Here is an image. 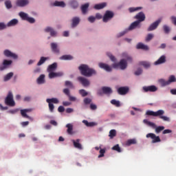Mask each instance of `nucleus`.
Wrapping results in <instances>:
<instances>
[{"label":"nucleus","instance_id":"obj_1","mask_svg":"<svg viewBox=\"0 0 176 176\" xmlns=\"http://www.w3.org/2000/svg\"><path fill=\"white\" fill-rule=\"evenodd\" d=\"M78 69L82 76L90 78L92 75H96V72L94 69L90 68L87 65L82 64L78 67Z\"/></svg>","mask_w":176,"mask_h":176},{"label":"nucleus","instance_id":"obj_2","mask_svg":"<svg viewBox=\"0 0 176 176\" xmlns=\"http://www.w3.org/2000/svg\"><path fill=\"white\" fill-rule=\"evenodd\" d=\"M122 56L126 58L122 59L118 63H113L112 65V67L115 69H117L120 67L121 69H125L127 67V61L131 63L132 62V58L129 56L126 53H123Z\"/></svg>","mask_w":176,"mask_h":176},{"label":"nucleus","instance_id":"obj_3","mask_svg":"<svg viewBox=\"0 0 176 176\" xmlns=\"http://www.w3.org/2000/svg\"><path fill=\"white\" fill-rule=\"evenodd\" d=\"M165 111L162 109H160L157 111H153L151 110H148L146 112V115L148 116H155V117H158L160 119H162L164 122H170V118L167 116H163L164 115Z\"/></svg>","mask_w":176,"mask_h":176},{"label":"nucleus","instance_id":"obj_4","mask_svg":"<svg viewBox=\"0 0 176 176\" xmlns=\"http://www.w3.org/2000/svg\"><path fill=\"white\" fill-rule=\"evenodd\" d=\"M5 103L8 107H14L16 105V102H14V100H13V94L11 91L8 92V96L5 99Z\"/></svg>","mask_w":176,"mask_h":176},{"label":"nucleus","instance_id":"obj_5","mask_svg":"<svg viewBox=\"0 0 176 176\" xmlns=\"http://www.w3.org/2000/svg\"><path fill=\"white\" fill-rule=\"evenodd\" d=\"M144 123H146V124H148V126L153 127V129H155V133H157V134H159V133H161L162 130H164V126H156L155 123L148 121L147 120H144Z\"/></svg>","mask_w":176,"mask_h":176},{"label":"nucleus","instance_id":"obj_6","mask_svg":"<svg viewBox=\"0 0 176 176\" xmlns=\"http://www.w3.org/2000/svg\"><path fill=\"white\" fill-rule=\"evenodd\" d=\"M140 23L139 21H134L133 23H132L131 24V25L129 26V29H126L124 31L120 32L119 34H118V37H120V36H122L123 35H124L127 32L128 30H132L136 28H140Z\"/></svg>","mask_w":176,"mask_h":176},{"label":"nucleus","instance_id":"obj_7","mask_svg":"<svg viewBox=\"0 0 176 176\" xmlns=\"http://www.w3.org/2000/svg\"><path fill=\"white\" fill-rule=\"evenodd\" d=\"M19 16L21 17L23 20L28 21L30 23H35V19L28 16V14L27 13L21 12L19 13Z\"/></svg>","mask_w":176,"mask_h":176},{"label":"nucleus","instance_id":"obj_8","mask_svg":"<svg viewBox=\"0 0 176 176\" xmlns=\"http://www.w3.org/2000/svg\"><path fill=\"white\" fill-rule=\"evenodd\" d=\"M146 138H151L153 144L161 142V140L160 137L157 136L155 133H148L146 135Z\"/></svg>","mask_w":176,"mask_h":176},{"label":"nucleus","instance_id":"obj_9","mask_svg":"<svg viewBox=\"0 0 176 176\" xmlns=\"http://www.w3.org/2000/svg\"><path fill=\"white\" fill-rule=\"evenodd\" d=\"M114 16V14L113 12L109 11V10H107L105 12V14L102 18V21L104 23L108 22L109 21H110Z\"/></svg>","mask_w":176,"mask_h":176},{"label":"nucleus","instance_id":"obj_10","mask_svg":"<svg viewBox=\"0 0 176 176\" xmlns=\"http://www.w3.org/2000/svg\"><path fill=\"white\" fill-rule=\"evenodd\" d=\"M161 21H162V19H160L156 21H155L154 23H153L152 24H151V25L148 28L147 31L151 32L157 29V28L158 27Z\"/></svg>","mask_w":176,"mask_h":176},{"label":"nucleus","instance_id":"obj_11","mask_svg":"<svg viewBox=\"0 0 176 176\" xmlns=\"http://www.w3.org/2000/svg\"><path fill=\"white\" fill-rule=\"evenodd\" d=\"M142 89L144 91H145V93H148V91H150L151 93H154L157 90V87L155 85L145 86V87H143Z\"/></svg>","mask_w":176,"mask_h":176},{"label":"nucleus","instance_id":"obj_12","mask_svg":"<svg viewBox=\"0 0 176 176\" xmlns=\"http://www.w3.org/2000/svg\"><path fill=\"white\" fill-rule=\"evenodd\" d=\"M77 80H78V82H80V83H81V85H82V86L85 87H87L90 85L89 81L85 77L78 76Z\"/></svg>","mask_w":176,"mask_h":176},{"label":"nucleus","instance_id":"obj_13","mask_svg":"<svg viewBox=\"0 0 176 176\" xmlns=\"http://www.w3.org/2000/svg\"><path fill=\"white\" fill-rule=\"evenodd\" d=\"M134 18L137 19V21H139V23H140L145 20L146 16L143 12H140L134 16Z\"/></svg>","mask_w":176,"mask_h":176},{"label":"nucleus","instance_id":"obj_14","mask_svg":"<svg viewBox=\"0 0 176 176\" xmlns=\"http://www.w3.org/2000/svg\"><path fill=\"white\" fill-rule=\"evenodd\" d=\"M129 91V88L128 87H120L118 89V93L120 96H125Z\"/></svg>","mask_w":176,"mask_h":176},{"label":"nucleus","instance_id":"obj_15","mask_svg":"<svg viewBox=\"0 0 176 176\" xmlns=\"http://www.w3.org/2000/svg\"><path fill=\"white\" fill-rule=\"evenodd\" d=\"M32 109H25L21 110V114L23 116V118H26L27 119H30V120H32L31 117H30L28 115H27L28 112H31Z\"/></svg>","mask_w":176,"mask_h":176},{"label":"nucleus","instance_id":"obj_16","mask_svg":"<svg viewBox=\"0 0 176 176\" xmlns=\"http://www.w3.org/2000/svg\"><path fill=\"white\" fill-rule=\"evenodd\" d=\"M13 62L12 60H4L3 61V65L0 66V71H3L9 67V65H12Z\"/></svg>","mask_w":176,"mask_h":176},{"label":"nucleus","instance_id":"obj_17","mask_svg":"<svg viewBox=\"0 0 176 176\" xmlns=\"http://www.w3.org/2000/svg\"><path fill=\"white\" fill-rule=\"evenodd\" d=\"M64 75V73H63L62 72H50L49 74V78L50 79H53L54 78H58L60 76H63Z\"/></svg>","mask_w":176,"mask_h":176},{"label":"nucleus","instance_id":"obj_18","mask_svg":"<svg viewBox=\"0 0 176 176\" xmlns=\"http://www.w3.org/2000/svg\"><path fill=\"white\" fill-rule=\"evenodd\" d=\"M3 54L6 56L7 57H11L13 58L14 59H17V55L14 53H12V52H10L9 50H6L3 52Z\"/></svg>","mask_w":176,"mask_h":176},{"label":"nucleus","instance_id":"obj_19","mask_svg":"<svg viewBox=\"0 0 176 176\" xmlns=\"http://www.w3.org/2000/svg\"><path fill=\"white\" fill-rule=\"evenodd\" d=\"M98 65L100 68L104 69L107 72H111L112 68L107 64L100 63Z\"/></svg>","mask_w":176,"mask_h":176},{"label":"nucleus","instance_id":"obj_20","mask_svg":"<svg viewBox=\"0 0 176 176\" xmlns=\"http://www.w3.org/2000/svg\"><path fill=\"white\" fill-rule=\"evenodd\" d=\"M72 142H73V145L75 148H77L78 150L82 149V144L80 143V139H77L76 140H72Z\"/></svg>","mask_w":176,"mask_h":176},{"label":"nucleus","instance_id":"obj_21","mask_svg":"<svg viewBox=\"0 0 176 176\" xmlns=\"http://www.w3.org/2000/svg\"><path fill=\"white\" fill-rule=\"evenodd\" d=\"M30 3L28 0H16V5L19 7H24Z\"/></svg>","mask_w":176,"mask_h":176},{"label":"nucleus","instance_id":"obj_22","mask_svg":"<svg viewBox=\"0 0 176 176\" xmlns=\"http://www.w3.org/2000/svg\"><path fill=\"white\" fill-rule=\"evenodd\" d=\"M51 49L52 52L56 54L60 53V49H58V45L56 43H51Z\"/></svg>","mask_w":176,"mask_h":176},{"label":"nucleus","instance_id":"obj_23","mask_svg":"<svg viewBox=\"0 0 176 176\" xmlns=\"http://www.w3.org/2000/svg\"><path fill=\"white\" fill-rule=\"evenodd\" d=\"M166 59L164 55H162L157 61L154 63L155 65H161L166 63Z\"/></svg>","mask_w":176,"mask_h":176},{"label":"nucleus","instance_id":"obj_24","mask_svg":"<svg viewBox=\"0 0 176 176\" xmlns=\"http://www.w3.org/2000/svg\"><path fill=\"white\" fill-rule=\"evenodd\" d=\"M72 27L75 28L80 23V18L78 16H75L72 19Z\"/></svg>","mask_w":176,"mask_h":176},{"label":"nucleus","instance_id":"obj_25","mask_svg":"<svg viewBox=\"0 0 176 176\" xmlns=\"http://www.w3.org/2000/svg\"><path fill=\"white\" fill-rule=\"evenodd\" d=\"M45 31L47 32H50L52 36H56V35H57V32H56L53 28L50 27H47V28H45Z\"/></svg>","mask_w":176,"mask_h":176},{"label":"nucleus","instance_id":"obj_26","mask_svg":"<svg viewBox=\"0 0 176 176\" xmlns=\"http://www.w3.org/2000/svg\"><path fill=\"white\" fill-rule=\"evenodd\" d=\"M56 69H57V64L54 63L53 64L49 65L47 72L50 74V72H53V71L56 70Z\"/></svg>","mask_w":176,"mask_h":176},{"label":"nucleus","instance_id":"obj_27","mask_svg":"<svg viewBox=\"0 0 176 176\" xmlns=\"http://www.w3.org/2000/svg\"><path fill=\"white\" fill-rule=\"evenodd\" d=\"M17 23H19V20L14 19L11 20L10 21H9L6 25L8 28V27H11V26H14V25H17Z\"/></svg>","mask_w":176,"mask_h":176},{"label":"nucleus","instance_id":"obj_28","mask_svg":"<svg viewBox=\"0 0 176 176\" xmlns=\"http://www.w3.org/2000/svg\"><path fill=\"white\" fill-rule=\"evenodd\" d=\"M102 90L104 94H111L112 93V89L109 87H103Z\"/></svg>","mask_w":176,"mask_h":176},{"label":"nucleus","instance_id":"obj_29","mask_svg":"<svg viewBox=\"0 0 176 176\" xmlns=\"http://www.w3.org/2000/svg\"><path fill=\"white\" fill-rule=\"evenodd\" d=\"M46 102L47 103H51V104H58V102H60V101L58 100V99L56 98H47L46 100Z\"/></svg>","mask_w":176,"mask_h":176},{"label":"nucleus","instance_id":"obj_30","mask_svg":"<svg viewBox=\"0 0 176 176\" xmlns=\"http://www.w3.org/2000/svg\"><path fill=\"white\" fill-rule=\"evenodd\" d=\"M158 82L162 87H165V86H168V85H170L168 80L166 81L163 78L160 79Z\"/></svg>","mask_w":176,"mask_h":176},{"label":"nucleus","instance_id":"obj_31","mask_svg":"<svg viewBox=\"0 0 176 176\" xmlns=\"http://www.w3.org/2000/svg\"><path fill=\"white\" fill-rule=\"evenodd\" d=\"M82 123H84V124H85V126H87V127H94V126H96V122H89L87 120H82Z\"/></svg>","mask_w":176,"mask_h":176},{"label":"nucleus","instance_id":"obj_32","mask_svg":"<svg viewBox=\"0 0 176 176\" xmlns=\"http://www.w3.org/2000/svg\"><path fill=\"white\" fill-rule=\"evenodd\" d=\"M137 144V141L135 139H130L128 140L126 142V146H130L131 145H135Z\"/></svg>","mask_w":176,"mask_h":176},{"label":"nucleus","instance_id":"obj_33","mask_svg":"<svg viewBox=\"0 0 176 176\" xmlns=\"http://www.w3.org/2000/svg\"><path fill=\"white\" fill-rule=\"evenodd\" d=\"M106 6H107L106 3H99V4H96L94 6V8L96 10H101V9L104 8Z\"/></svg>","mask_w":176,"mask_h":176},{"label":"nucleus","instance_id":"obj_34","mask_svg":"<svg viewBox=\"0 0 176 176\" xmlns=\"http://www.w3.org/2000/svg\"><path fill=\"white\" fill-rule=\"evenodd\" d=\"M37 83L42 85L45 83V74H41L37 79Z\"/></svg>","mask_w":176,"mask_h":176},{"label":"nucleus","instance_id":"obj_35","mask_svg":"<svg viewBox=\"0 0 176 176\" xmlns=\"http://www.w3.org/2000/svg\"><path fill=\"white\" fill-rule=\"evenodd\" d=\"M89 6V4L88 3H87L81 6V10H82V14H85L87 13Z\"/></svg>","mask_w":176,"mask_h":176},{"label":"nucleus","instance_id":"obj_36","mask_svg":"<svg viewBox=\"0 0 176 176\" xmlns=\"http://www.w3.org/2000/svg\"><path fill=\"white\" fill-rule=\"evenodd\" d=\"M66 127L67 128V133L72 135L73 134V125L72 124H67Z\"/></svg>","mask_w":176,"mask_h":176},{"label":"nucleus","instance_id":"obj_37","mask_svg":"<svg viewBox=\"0 0 176 176\" xmlns=\"http://www.w3.org/2000/svg\"><path fill=\"white\" fill-rule=\"evenodd\" d=\"M137 49H142V50H148V47L147 45H144L142 43H139L137 45Z\"/></svg>","mask_w":176,"mask_h":176},{"label":"nucleus","instance_id":"obj_38","mask_svg":"<svg viewBox=\"0 0 176 176\" xmlns=\"http://www.w3.org/2000/svg\"><path fill=\"white\" fill-rule=\"evenodd\" d=\"M69 4L71 6V7L74 9H76L78 8V3L77 2V1L76 0H72L69 2Z\"/></svg>","mask_w":176,"mask_h":176},{"label":"nucleus","instance_id":"obj_39","mask_svg":"<svg viewBox=\"0 0 176 176\" xmlns=\"http://www.w3.org/2000/svg\"><path fill=\"white\" fill-rule=\"evenodd\" d=\"M13 77V72L8 73L6 76H4V82H8V80H10Z\"/></svg>","mask_w":176,"mask_h":176},{"label":"nucleus","instance_id":"obj_40","mask_svg":"<svg viewBox=\"0 0 176 176\" xmlns=\"http://www.w3.org/2000/svg\"><path fill=\"white\" fill-rule=\"evenodd\" d=\"M60 60H70L73 59V56L71 55H63L60 58Z\"/></svg>","mask_w":176,"mask_h":176},{"label":"nucleus","instance_id":"obj_41","mask_svg":"<svg viewBox=\"0 0 176 176\" xmlns=\"http://www.w3.org/2000/svg\"><path fill=\"white\" fill-rule=\"evenodd\" d=\"M65 86L66 87H69V89H74V86L73 83L69 80H66L65 82Z\"/></svg>","mask_w":176,"mask_h":176},{"label":"nucleus","instance_id":"obj_42","mask_svg":"<svg viewBox=\"0 0 176 176\" xmlns=\"http://www.w3.org/2000/svg\"><path fill=\"white\" fill-rule=\"evenodd\" d=\"M54 6L64 8V7H65V3H64V1H56L54 3Z\"/></svg>","mask_w":176,"mask_h":176},{"label":"nucleus","instance_id":"obj_43","mask_svg":"<svg viewBox=\"0 0 176 176\" xmlns=\"http://www.w3.org/2000/svg\"><path fill=\"white\" fill-rule=\"evenodd\" d=\"M111 104H112V105H115V107H120V102L119 100H116L115 99H113L111 100Z\"/></svg>","mask_w":176,"mask_h":176},{"label":"nucleus","instance_id":"obj_44","mask_svg":"<svg viewBox=\"0 0 176 176\" xmlns=\"http://www.w3.org/2000/svg\"><path fill=\"white\" fill-rule=\"evenodd\" d=\"M49 59V58L47 57H43L42 56L40 58V60L38 61V63H37L38 66H41L42 64H43L45 63V61H46V60Z\"/></svg>","mask_w":176,"mask_h":176},{"label":"nucleus","instance_id":"obj_45","mask_svg":"<svg viewBox=\"0 0 176 176\" xmlns=\"http://www.w3.org/2000/svg\"><path fill=\"white\" fill-rule=\"evenodd\" d=\"M112 150L118 153H121V149H120V147L119 146V144H116L114 146H113Z\"/></svg>","mask_w":176,"mask_h":176},{"label":"nucleus","instance_id":"obj_46","mask_svg":"<svg viewBox=\"0 0 176 176\" xmlns=\"http://www.w3.org/2000/svg\"><path fill=\"white\" fill-rule=\"evenodd\" d=\"M116 131L115 129H112L109 131L110 138H113V137H116Z\"/></svg>","mask_w":176,"mask_h":176},{"label":"nucleus","instance_id":"obj_47","mask_svg":"<svg viewBox=\"0 0 176 176\" xmlns=\"http://www.w3.org/2000/svg\"><path fill=\"white\" fill-rule=\"evenodd\" d=\"M79 94H80V96H82V97H86V96H87L88 93L85 89H80Z\"/></svg>","mask_w":176,"mask_h":176},{"label":"nucleus","instance_id":"obj_48","mask_svg":"<svg viewBox=\"0 0 176 176\" xmlns=\"http://www.w3.org/2000/svg\"><path fill=\"white\" fill-rule=\"evenodd\" d=\"M141 65H143L144 67L148 68L151 66L150 63L146 61H141L140 63Z\"/></svg>","mask_w":176,"mask_h":176},{"label":"nucleus","instance_id":"obj_49","mask_svg":"<svg viewBox=\"0 0 176 176\" xmlns=\"http://www.w3.org/2000/svg\"><path fill=\"white\" fill-rule=\"evenodd\" d=\"M142 7L130 8L129 9V10L130 12H133L138 11V10H142Z\"/></svg>","mask_w":176,"mask_h":176},{"label":"nucleus","instance_id":"obj_50","mask_svg":"<svg viewBox=\"0 0 176 176\" xmlns=\"http://www.w3.org/2000/svg\"><path fill=\"white\" fill-rule=\"evenodd\" d=\"M5 5L7 9H10L12 8V2L10 1H5Z\"/></svg>","mask_w":176,"mask_h":176},{"label":"nucleus","instance_id":"obj_51","mask_svg":"<svg viewBox=\"0 0 176 176\" xmlns=\"http://www.w3.org/2000/svg\"><path fill=\"white\" fill-rule=\"evenodd\" d=\"M168 82L169 85H170V83H173V82H176V78H175V76H173V75L170 76L169 77Z\"/></svg>","mask_w":176,"mask_h":176},{"label":"nucleus","instance_id":"obj_52","mask_svg":"<svg viewBox=\"0 0 176 176\" xmlns=\"http://www.w3.org/2000/svg\"><path fill=\"white\" fill-rule=\"evenodd\" d=\"M163 29H164V32L166 34H168L170 32V28L168 25H164L163 26Z\"/></svg>","mask_w":176,"mask_h":176},{"label":"nucleus","instance_id":"obj_53","mask_svg":"<svg viewBox=\"0 0 176 176\" xmlns=\"http://www.w3.org/2000/svg\"><path fill=\"white\" fill-rule=\"evenodd\" d=\"M154 37V35L153 34H148L147 36L146 37L145 41L146 42L150 41Z\"/></svg>","mask_w":176,"mask_h":176},{"label":"nucleus","instance_id":"obj_54","mask_svg":"<svg viewBox=\"0 0 176 176\" xmlns=\"http://www.w3.org/2000/svg\"><path fill=\"white\" fill-rule=\"evenodd\" d=\"M104 153H105V149L101 148L100 150V155H98V158L103 157L104 156Z\"/></svg>","mask_w":176,"mask_h":176},{"label":"nucleus","instance_id":"obj_55","mask_svg":"<svg viewBox=\"0 0 176 176\" xmlns=\"http://www.w3.org/2000/svg\"><path fill=\"white\" fill-rule=\"evenodd\" d=\"M48 107L50 112L54 111V104L53 103H48Z\"/></svg>","mask_w":176,"mask_h":176},{"label":"nucleus","instance_id":"obj_56","mask_svg":"<svg viewBox=\"0 0 176 176\" xmlns=\"http://www.w3.org/2000/svg\"><path fill=\"white\" fill-rule=\"evenodd\" d=\"M83 102L85 104V105H88L89 104H90L91 102V99H90L89 98H85L84 99Z\"/></svg>","mask_w":176,"mask_h":176},{"label":"nucleus","instance_id":"obj_57","mask_svg":"<svg viewBox=\"0 0 176 176\" xmlns=\"http://www.w3.org/2000/svg\"><path fill=\"white\" fill-rule=\"evenodd\" d=\"M18 111H19V109H11L8 111V113H11L12 115H14L15 113H17Z\"/></svg>","mask_w":176,"mask_h":176},{"label":"nucleus","instance_id":"obj_58","mask_svg":"<svg viewBox=\"0 0 176 176\" xmlns=\"http://www.w3.org/2000/svg\"><path fill=\"white\" fill-rule=\"evenodd\" d=\"M63 91L64 94H65V96H67V97H69V96H70V91L68 88L64 89Z\"/></svg>","mask_w":176,"mask_h":176},{"label":"nucleus","instance_id":"obj_59","mask_svg":"<svg viewBox=\"0 0 176 176\" xmlns=\"http://www.w3.org/2000/svg\"><path fill=\"white\" fill-rule=\"evenodd\" d=\"M7 28L6 24L5 23H0V30H3Z\"/></svg>","mask_w":176,"mask_h":176},{"label":"nucleus","instance_id":"obj_60","mask_svg":"<svg viewBox=\"0 0 176 176\" xmlns=\"http://www.w3.org/2000/svg\"><path fill=\"white\" fill-rule=\"evenodd\" d=\"M142 73V69L140 68H138V70L135 72V75L136 76H139V75H141Z\"/></svg>","mask_w":176,"mask_h":176},{"label":"nucleus","instance_id":"obj_61","mask_svg":"<svg viewBox=\"0 0 176 176\" xmlns=\"http://www.w3.org/2000/svg\"><path fill=\"white\" fill-rule=\"evenodd\" d=\"M107 54L113 62H115L116 60V58L111 54L108 52Z\"/></svg>","mask_w":176,"mask_h":176},{"label":"nucleus","instance_id":"obj_62","mask_svg":"<svg viewBox=\"0 0 176 176\" xmlns=\"http://www.w3.org/2000/svg\"><path fill=\"white\" fill-rule=\"evenodd\" d=\"M96 20V17L93 16H91L88 18V21L90 22V23H94Z\"/></svg>","mask_w":176,"mask_h":176},{"label":"nucleus","instance_id":"obj_63","mask_svg":"<svg viewBox=\"0 0 176 176\" xmlns=\"http://www.w3.org/2000/svg\"><path fill=\"white\" fill-rule=\"evenodd\" d=\"M90 109L92 110V111H95L96 109H97V106L94 104H90Z\"/></svg>","mask_w":176,"mask_h":176},{"label":"nucleus","instance_id":"obj_64","mask_svg":"<svg viewBox=\"0 0 176 176\" xmlns=\"http://www.w3.org/2000/svg\"><path fill=\"white\" fill-rule=\"evenodd\" d=\"M171 20H172V22L173 23L176 25V17L175 16H172L171 17Z\"/></svg>","mask_w":176,"mask_h":176}]
</instances>
